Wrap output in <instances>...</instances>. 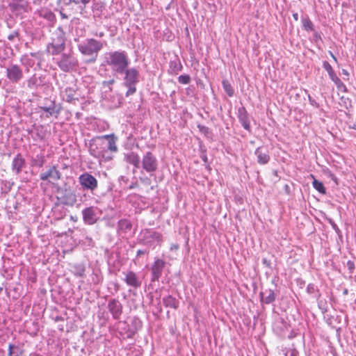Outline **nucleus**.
I'll list each match as a JSON object with an SVG mask.
<instances>
[{"instance_id":"1","label":"nucleus","mask_w":356,"mask_h":356,"mask_svg":"<svg viewBox=\"0 0 356 356\" xmlns=\"http://www.w3.org/2000/svg\"><path fill=\"white\" fill-rule=\"evenodd\" d=\"M105 59L111 70L120 74L124 73L129 64L128 56L124 51H110L106 54Z\"/></svg>"},{"instance_id":"2","label":"nucleus","mask_w":356,"mask_h":356,"mask_svg":"<svg viewBox=\"0 0 356 356\" xmlns=\"http://www.w3.org/2000/svg\"><path fill=\"white\" fill-rule=\"evenodd\" d=\"M104 44L93 38H88L78 44V49L82 55L88 57L86 63L96 62L99 52L103 49Z\"/></svg>"},{"instance_id":"3","label":"nucleus","mask_w":356,"mask_h":356,"mask_svg":"<svg viewBox=\"0 0 356 356\" xmlns=\"http://www.w3.org/2000/svg\"><path fill=\"white\" fill-rule=\"evenodd\" d=\"M52 35L51 42L48 43L47 51L52 55H58L65 48L63 33L59 29H56Z\"/></svg>"},{"instance_id":"4","label":"nucleus","mask_w":356,"mask_h":356,"mask_svg":"<svg viewBox=\"0 0 356 356\" xmlns=\"http://www.w3.org/2000/svg\"><path fill=\"white\" fill-rule=\"evenodd\" d=\"M123 74L125 75L124 85L128 88L126 97H129L136 91V84L139 82V72L134 67H127Z\"/></svg>"},{"instance_id":"5","label":"nucleus","mask_w":356,"mask_h":356,"mask_svg":"<svg viewBox=\"0 0 356 356\" xmlns=\"http://www.w3.org/2000/svg\"><path fill=\"white\" fill-rule=\"evenodd\" d=\"M140 168L147 173H153L158 169L159 162L156 156L151 152H147L140 159Z\"/></svg>"},{"instance_id":"6","label":"nucleus","mask_w":356,"mask_h":356,"mask_svg":"<svg viewBox=\"0 0 356 356\" xmlns=\"http://www.w3.org/2000/svg\"><path fill=\"white\" fill-rule=\"evenodd\" d=\"M58 67L64 72L72 70L78 64L77 60L72 54H63L54 58Z\"/></svg>"},{"instance_id":"7","label":"nucleus","mask_w":356,"mask_h":356,"mask_svg":"<svg viewBox=\"0 0 356 356\" xmlns=\"http://www.w3.org/2000/svg\"><path fill=\"white\" fill-rule=\"evenodd\" d=\"M53 188H56V198L61 204L72 205L76 201L75 195L70 189L58 188L56 186Z\"/></svg>"},{"instance_id":"8","label":"nucleus","mask_w":356,"mask_h":356,"mask_svg":"<svg viewBox=\"0 0 356 356\" xmlns=\"http://www.w3.org/2000/svg\"><path fill=\"white\" fill-rule=\"evenodd\" d=\"M79 182L84 190L95 191L98 186L97 179L88 172L81 175Z\"/></svg>"},{"instance_id":"9","label":"nucleus","mask_w":356,"mask_h":356,"mask_svg":"<svg viewBox=\"0 0 356 356\" xmlns=\"http://www.w3.org/2000/svg\"><path fill=\"white\" fill-rule=\"evenodd\" d=\"M82 215L85 223L93 225L99 218L100 211L97 207H90L82 211Z\"/></svg>"},{"instance_id":"10","label":"nucleus","mask_w":356,"mask_h":356,"mask_svg":"<svg viewBox=\"0 0 356 356\" xmlns=\"http://www.w3.org/2000/svg\"><path fill=\"white\" fill-rule=\"evenodd\" d=\"M104 139L98 138L92 140L90 143L89 152L92 156L96 158L104 157Z\"/></svg>"},{"instance_id":"11","label":"nucleus","mask_w":356,"mask_h":356,"mask_svg":"<svg viewBox=\"0 0 356 356\" xmlns=\"http://www.w3.org/2000/svg\"><path fill=\"white\" fill-rule=\"evenodd\" d=\"M109 312L115 320H120L122 314L123 306L122 303L115 298L111 299L107 305Z\"/></svg>"},{"instance_id":"12","label":"nucleus","mask_w":356,"mask_h":356,"mask_svg":"<svg viewBox=\"0 0 356 356\" xmlns=\"http://www.w3.org/2000/svg\"><path fill=\"white\" fill-rule=\"evenodd\" d=\"M323 67L327 72L330 79L335 83L337 88L340 90L347 92V88L346 85L336 75L330 64L327 61H324L323 63Z\"/></svg>"},{"instance_id":"13","label":"nucleus","mask_w":356,"mask_h":356,"mask_svg":"<svg viewBox=\"0 0 356 356\" xmlns=\"http://www.w3.org/2000/svg\"><path fill=\"white\" fill-rule=\"evenodd\" d=\"M6 76L12 83H17L22 79L23 72L17 65L13 64L7 67Z\"/></svg>"},{"instance_id":"14","label":"nucleus","mask_w":356,"mask_h":356,"mask_svg":"<svg viewBox=\"0 0 356 356\" xmlns=\"http://www.w3.org/2000/svg\"><path fill=\"white\" fill-rule=\"evenodd\" d=\"M165 262L161 259H156L151 267L152 278L151 282H157L162 275Z\"/></svg>"},{"instance_id":"15","label":"nucleus","mask_w":356,"mask_h":356,"mask_svg":"<svg viewBox=\"0 0 356 356\" xmlns=\"http://www.w3.org/2000/svg\"><path fill=\"white\" fill-rule=\"evenodd\" d=\"M124 275V282L128 286H132L134 289H138L141 286V281L137 275L133 271H128L123 273Z\"/></svg>"},{"instance_id":"16","label":"nucleus","mask_w":356,"mask_h":356,"mask_svg":"<svg viewBox=\"0 0 356 356\" xmlns=\"http://www.w3.org/2000/svg\"><path fill=\"white\" fill-rule=\"evenodd\" d=\"M28 2L26 0H12L9 3V8L12 12L21 14L26 10Z\"/></svg>"},{"instance_id":"17","label":"nucleus","mask_w":356,"mask_h":356,"mask_svg":"<svg viewBox=\"0 0 356 356\" xmlns=\"http://www.w3.org/2000/svg\"><path fill=\"white\" fill-rule=\"evenodd\" d=\"M44 163V152L40 150V153L33 154L31 159L32 172H34L36 169L42 168Z\"/></svg>"},{"instance_id":"18","label":"nucleus","mask_w":356,"mask_h":356,"mask_svg":"<svg viewBox=\"0 0 356 356\" xmlns=\"http://www.w3.org/2000/svg\"><path fill=\"white\" fill-rule=\"evenodd\" d=\"M238 118L243 127L245 129L250 131V123L249 120V115L245 107L242 106L238 109Z\"/></svg>"},{"instance_id":"19","label":"nucleus","mask_w":356,"mask_h":356,"mask_svg":"<svg viewBox=\"0 0 356 356\" xmlns=\"http://www.w3.org/2000/svg\"><path fill=\"white\" fill-rule=\"evenodd\" d=\"M257 162L261 165H265L270 161V156L266 148L264 147H259L256 149L254 152Z\"/></svg>"},{"instance_id":"20","label":"nucleus","mask_w":356,"mask_h":356,"mask_svg":"<svg viewBox=\"0 0 356 356\" xmlns=\"http://www.w3.org/2000/svg\"><path fill=\"white\" fill-rule=\"evenodd\" d=\"M26 168V161L23 156L18 154L13 160L12 170L16 173L19 174L24 168Z\"/></svg>"},{"instance_id":"21","label":"nucleus","mask_w":356,"mask_h":356,"mask_svg":"<svg viewBox=\"0 0 356 356\" xmlns=\"http://www.w3.org/2000/svg\"><path fill=\"white\" fill-rule=\"evenodd\" d=\"M261 301L264 304H270L275 300V294L272 289H265L259 294Z\"/></svg>"},{"instance_id":"22","label":"nucleus","mask_w":356,"mask_h":356,"mask_svg":"<svg viewBox=\"0 0 356 356\" xmlns=\"http://www.w3.org/2000/svg\"><path fill=\"white\" fill-rule=\"evenodd\" d=\"M125 160L129 164L133 165L136 168H140V158L138 154L131 152L125 155Z\"/></svg>"},{"instance_id":"23","label":"nucleus","mask_w":356,"mask_h":356,"mask_svg":"<svg viewBox=\"0 0 356 356\" xmlns=\"http://www.w3.org/2000/svg\"><path fill=\"white\" fill-rule=\"evenodd\" d=\"M102 138L104 139V145H105V147H104V152L106 149H109L111 152H117L118 147L114 138L111 137L108 135H106Z\"/></svg>"},{"instance_id":"24","label":"nucleus","mask_w":356,"mask_h":356,"mask_svg":"<svg viewBox=\"0 0 356 356\" xmlns=\"http://www.w3.org/2000/svg\"><path fill=\"white\" fill-rule=\"evenodd\" d=\"M50 104L47 105V102H46V117L49 115L51 116H56L60 111V105L56 104L54 101H49Z\"/></svg>"},{"instance_id":"25","label":"nucleus","mask_w":356,"mask_h":356,"mask_svg":"<svg viewBox=\"0 0 356 356\" xmlns=\"http://www.w3.org/2000/svg\"><path fill=\"white\" fill-rule=\"evenodd\" d=\"M60 177V172L56 168L55 166L51 167L46 172V180L49 182H51L54 184V181H57Z\"/></svg>"},{"instance_id":"26","label":"nucleus","mask_w":356,"mask_h":356,"mask_svg":"<svg viewBox=\"0 0 356 356\" xmlns=\"http://www.w3.org/2000/svg\"><path fill=\"white\" fill-rule=\"evenodd\" d=\"M132 225L131 222L127 219H122L118 221V231L123 233H127L131 229Z\"/></svg>"},{"instance_id":"27","label":"nucleus","mask_w":356,"mask_h":356,"mask_svg":"<svg viewBox=\"0 0 356 356\" xmlns=\"http://www.w3.org/2000/svg\"><path fill=\"white\" fill-rule=\"evenodd\" d=\"M76 91L73 88H67L65 90V97L67 102L72 103L74 101H78L79 98L76 97Z\"/></svg>"},{"instance_id":"28","label":"nucleus","mask_w":356,"mask_h":356,"mask_svg":"<svg viewBox=\"0 0 356 356\" xmlns=\"http://www.w3.org/2000/svg\"><path fill=\"white\" fill-rule=\"evenodd\" d=\"M163 303L166 307L177 309L179 306V301L172 296H168L163 298Z\"/></svg>"},{"instance_id":"29","label":"nucleus","mask_w":356,"mask_h":356,"mask_svg":"<svg viewBox=\"0 0 356 356\" xmlns=\"http://www.w3.org/2000/svg\"><path fill=\"white\" fill-rule=\"evenodd\" d=\"M72 270L76 276L83 277L85 273V266L83 264H76L72 266Z\"/></svg>"},{"instance_id":"30","label":"nucleus","mask_w":356,"mask_h":356,"mask_svg":"<svg viewBox=\"0 0 356 356\" xmlns=\"http://www.w3.org/2000/svg\"><path fill=\"white\" fill-rule=\"evenodd\" d=\"M22 353L21 348L15 345L10 343L8 346V356H19Z\"/></svg>"},{"instance_id":"31","label":"nucleus","mask_w":356,"mask_h":356,"mask_svg":"<svg viewBox=\"0 0 356 356\" xmlns=\"http://www.w3.org/2000/svg\"><path fill=\"white\" fill-rule=\"evenodd\" d=\"M182 69V65L179 60H173L170 63V70L171 73L177 74Z\"/></svg>"},{"instance_id":"32","label":"nucleus","mask_w":356,"mask_h":356,"mask_svg":"<svg viewBox=\"0 0 356 356\" xmlns=\"http://www.w3.org/2000/svg\"><path fill=\"white\" fill-rule=\"evenodd\" d=\"M1 184V193L7 194L12 188L13 185V182L6 180H2L0 182Z\"/></svg>"},{"instance_id":"33","label":"nucleus","mask_w":356,"mask_h":356,"mask_svg":"<svg viewBox=\"0 0 356 356\" xmlns=\"http://www.w3.org/2000/svg\"><path fill=\"white\" fill-rule=\"evenodd\" d=\"M222 84L223 89L225 90V91L226 92L227 95L229 97H232L234 95V90L232 85L229 82V81L223 80L222 82Z\"/></svg>"},{"instance_id":"34","label":"nucleus","mask_w":356,"mask_h":356,"mask_svg":"<svg viewBox=\"0 0 356 356\" xmlns=\"http://www.w3.org/2000/svg\"><path fill=\"white\" fill-rule=\"evenodd\" d=\"M33 83L36 86H43V80L42 79V74H34L33 77L30 80V83Z\"/></svg>"},{"instance_id":"35","label":"nucleus","mask_w":356,"mask_h":356,"mask_svg":"<svg viewBox=\"0 0 356 356\" xmlns=\"http://www.w3.org/2000/svg\"><path fill=\"white\" fill-rule=\"evenodd\" d=\"M313 187L318 191L319 193L322 194H325V188L324 187L322 182L319 181L318 180L314 179V181L312 182Z\"/></svg>"},{"instance_id":"36","label":"nucleus","mask_w":356,"mask_h":356,"mask_svg":"<svg viewBox=\"0 0 356 356\" xmlns=\"http://www.w3.org/2000/svg\"><path fill=\"white\" fill-rule=\"evenodd\" d=\"M302 26L306 31L313 30V24L308 17L302 19Z\"/></svg>"},{"instance_id":"37","label":"nucleus","mask_w":356,"mask_h":356,"mask_svg":"<svg viewBox=\"0 0 356 356\" xmlns=\"http://www.w3.org/2000/svg\"><path fill=\"white\" fill-rule=\"evenodd\" d=\"M42 54H40V53H34V54H31V56L33 57H35L36 60H37V66L35 67V70L37 69V67H38V69L40 70L42 69V59L40 58V56Z\"/></svg>"},{"instance_id":"38","label":"nucleus","mask_w":356,"mask_h":356,"mask_svg":"<svg viewBox=\"0 0 356 356\" xmlns=\"http://www.w3.org/2000/svg\"><path fill=\"white\" fill-rule=\"evenodd\" d=\"M178 81L182 84H188L191 81V77L188 74L180 75L178 77Z\"/></svg>"},{"instance_id":"39","label":"nucleus","mask_w":356,"mask_h":356,"mask_svg":"<svg viewBox=\"0 0 356 356\" xmlns=\"http://www.w3.org/2000/svg\"><path fill=\"white\" fill-rule=\"evenodd\" d=\"M149 236L148 237L152 238L158 242L161 241V234L156 232H149Z\"/></svg>"},{"instance_id":"40","label":"nucleus","mask_w":356,"mask_h":356,"mask_svg":"<svg viewBox=\"0 0 356 356\" xmlns=\"http://www.w3.org/2000/svg\"><path fill=\"white\" fill-rule=\"evenodd\" d=\"M70 2H72L75 4L82 3L84 6H86L88 3L90 2V0H70Z\"/></svg>"},{"instance_id":"41","label":"nucleus","mask_w":356,"mask_h":356,"mask_svg":"<svg viewBox=\"0 0 356 356\" xmlns=\"http://www.w3.org/2000/svg\"><path fill=\"white\" fill-rule=\"evenodd\" d=\"M346 266L350 273H353L355 269V264L353 261L349 260L347 261Z\"/></svg>"},{"instance_id":"42","label":"nucleus","mask_w":356,"mask_h":356,"mask_svg":"<svg viewBox=\"0 0 356 356\" xmlns=\"http://www.w3.org/2000/svg\"><path fill=\"white\" fill-rule=\"evenodd\" d=\"M18 35H19L18 31H15L12 33H10V35H8V39L10 41H13L15 38L18 37Z\"/></svg>"},{"instance_id":"43","label":"nucleus","mask_w":356,"mask_h":356,"mask_svg":"<svg viewBox=\"0 0 356 356\" xmlns=\"http://www.w3.org/2000/svg\"><path fill=\"white\" fill-rule=\"evenodd\" d=\"M298 352L295 350H291L286 352L285 356H297Z\"/></svg>"},{"instance_id":"44","label":"nucleus","mask_w":356,"mask_h":356,"mask_svg":"<svg viewBox=\"0 0 356 356\" xmlns=\"http://www.w3.org/2000/svg\"><path fill=\"white\" fill-rule=\"evenodd\" d=\"M45 17H46V19L51 20L54 17V15H53V13L51 12H49V13L46 12Z\"/></svg>"},{"instance_id":"45","label":"nucleus","mask_w":356,"mask_h":356,"mask_svg":"<svg viewBox=\"0 0 356 356\" xmlns=\"http://www.w3.org/2000/svg\"><path fill=\"white\" fill-rule=\"evenodd\" d=\"M262 263L268 268H270V262L266 258H264L262 259Z\"/></svg>"},{"instance_id":"46","label":"nucleus","mask_w":356,"mask_h":356,"mask_svg":"<svg viewBox=\"0 0 356 356\" xmlns=\"http://www.w3.org/2000/svg\"><path fill=\"white\" fill-rule=\"evenodd\" d=\"M314 39L316 42L318 40H321V35H320V34L318 33L315 32L314 33Z\"/></svg>"},{"instance_id":"47","label":"nucleus","mask_w":356,"mask_h":356,"mask_svg":"<svg viewBox=\"0 0 356 356\" xmlns=\"http://www.w3.org/2000/svg\"><path fill=\"white\" fill-rule=\"evenodd\" d=\"M115 82V80L114 79H111L108 81H104V86H111V85H113Z\"/></svg>"},{"instance_id":"48","label":"nucleus","mask_w":356,"mask_h":356,"mask_svg":"<svg viewBox=\"0 0 356 356\" xmlns=\"http://www.w3.org/2000/svg\"><path fill=\"white\" fill-rule=\"evenodd\" d=\"M309 102L312 105H314V106H318V104L316 102V101L314 99H313L310 95H309Z\"/></svg>"},{"instance_id":"49","label":"nucleus","mask_w":356,"mask_h":356,"mask_svg":"<svg viewBox=\"0 0 356 356\" xmlns=\"http://www.w3.org/2000/svg\"><path fill=\"white\" fill-rule=\"evenodd\" d=\"M145 253H147V251L142 250H138L137 251V257H140V255L144 254Z\"/></svg>"},{"instance_id":"50","label":"nucleus","mask_w":356,"mask_h":356,"mask_svg":"<svg viewBox=\"0 0 356 356\" xmlns=\"http://www.w3.org/2000/svg\"><path fill=\"white\" fill-rule=\"evenodd\" d=\"M342 74H343L344 76H346V78H344V79H347V80H348V76H349V73H348V72L346 70L343 69V70H342Z\"/></svg>"},{"instance_id":"51","label":"nucleus","mask_w":356,"mask_h":356,"mask_svg":"<svg viewBox=\"0 0 356 356\" xmlns=\"http://www.w3.org/2000/svg\"><path fill=\"white\" fill-rule=\"evenodd\" d=\"M95 35L99 37V38H102L104 35V32L96 33L95 34Z\"/></svg>"},{"instance_id":"52","label":"nucleus","mask_w":356,"mask_h":356,"mask_svg":"<svg viewBox=\"0 0 356 356\" xmlns=\"http://www.w3.org/2000/svg\"><path fill=\"white\" fill-rule=\"evenodd\" d=\"M140 180L147 183V184H150V179L149 178H145V179H142L140 178Z\"/></svg>"},{"instance_id":"53","label":"nucleus","mask_w":356,"mask_h":356,"mask_svg":"<svg viewBox=\"0 0 356 356\" xmlns=\"http://www.w3.org/2000/svg\"><path fill=\"white\" fill-rule=\"evenodd\" d=\"M293 17L295 20H296V21L298 20V13H293Z\"/></svg>"},{"instance_id":"54","label":"nucleus","mask_w":356,"mask_h":356,"mask_svg":"<svg viewBox=\"0 0 356 356\" xmlns=\"http://www.w3.org/2000/svg\"><path fill=\"white\" fill-rule=\"evenodd\" d=\"M330 54L332 56V59H334L335 61H337L336 56L333 54L332 51H330Z\"/></svg>"},{"instance_id":"55","label":"nucleus","mask_w":356,"mask_h":356,"mask_svg":"<svg viewBox=\"0 0 356 356\" xmlns=\"http://www.w3.org/2000/svg\"><path fill=\"white\" fill-rule=\"evenodd\" d=\"M40 177L42 180H44V172H41L40 175Z\"/></svg>"},{"instance_id":"56","label":"nucleus","mask_w":356,"mask_h":356,"mask_svg":"<svg viewBox=\"0 0 356 356\" xmlns=\"http://www.w3.org/2000/svg\"><path fill=\"white\" fill-rule=\"evenodd\" d=\"M177 250L178 249V245H172L170 248V250Z\"/></svg>"},{"instance_id":"57","label":"nucleus","mask_w":356,"mask_h":356,"mask_svg":"<svg viewBox=\"0 0 356 356\" xmlns=\"http://www.w3.org/2000/svg\"><path fill=\"white\" fill-rule=\"evenodd\" d=\"M348 289H346L343 291V294H344V295H347V294H348Z\"/></svg>"},{"instance_id":"58","label":"nucleus","mask_w":356,"mask_h":356,"mask_svg":"<svg viewBox=\"0 0 356 356\" xmlns=\"http://www.w3.org/2000/svg\"><path fill=\"white\" fill-rule=\"evenodd\" d=\"M60 319H61V318H60V317H59V316H56V318H55V321H60Z\"/></svg>"},{"instance_id":"59","label":"nucleus","mask_w":356,"mask_h":356,"mask_svg":"<svg viewBox=\"0 0 356 356\" xmlns=\"http://www.w3.org/2000/svg\"><path fill=\"white\" fill-rule=\"evenodd\" d=\"M38 136H39L41 139H42V138H43V137H44V134H42V135L38 134Z\"/></svg>"},{"instance_id":"60","label":"nucleus","mask_w":356,"mask_h":356,"mask_svg":"<svg viewBox=\"0 0 356 356\" xmlns=\"http://www.w3.org/2000/svg\"><path fill=\"white\" fill-rule=\"evenodd\" d=\"M2 291H3V288L0 287V293H1Z\"/></svg>"},{"instance_id":"61","label":"nucleus","mask_w":356,"mask_h":356,"mask_svg":"<svg viewBox=\"0 0 356 356\" xmlns=\"http://www.w3.org/2000/svg\"><path fill=\"white\" fill-rule=\"evenodd\" d=\"M49 88V86L46 85V86H45L46 90L48 89Z\"/></svg>"},{"instance_id":"62","label":"nucleus","mask_w":356,"mask_h":356,"mask_svg":"<svg viewBox=\"0 0 356 356\" xmlns=\"http://www.w3.org/2000/svg\"><path fill=\"white\" fill-rule=\"evenodd\" d=\"M129 188H134V185L130 186V187H129Z\"/></svg>"},{"instance_id":"63","label":"nucleus","mask_w":356,"mask_h":356,"mask_svg":"<svg viewBox=\"0 0 356 356\" xmlns=\"http://www.w3.org/2000/svg\"><path fill=\"white\" fill-rule=\"evenodd\" d=\"M312 290V288H310L309 286L308 287V290Z\"/></svg>"},{"instance_id":"64","label":"nucleus","mask_w":356,"mask_h":356,"mask_svg":"<svg viewBox=\"0 0 356 356\" xmlns=\"http://www.w3.org/2000/svg\"><path fill=\"white\" fill-rule=\"evenodd\" d=\"M312 290V288H310L309 286L308 287V290Z\"/></svg>"}]
</instances>
